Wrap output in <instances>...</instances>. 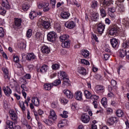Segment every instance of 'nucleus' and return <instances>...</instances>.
I'll use <instances>...</instances> for the list:
<instances>
[{
  "instance_id": "nucleus-33",
  "label": "nucleus",
  "mask_w": 129,
  "mask_h": 129,
  "mask_svg": "<svg viewBox=\"0 0 129 129\" xmlns=\"http://www.w3.org/2000/svg\"><path fill=\"white\" fill-rule=\"evenodd\" d=\"M119 56L121 58H123L124 56H126V50L120 49L119 50Z\"/></svg>"
},
{
  "instance_id": "nucleus-44",
  "label": "nucleus",
  "mask_w": 129,
  "mask_h": 129,
  "mask_svg": "<svg viewBox=\"0 0 129 129\" xmlns=\"http://www.w3.org/2000/svg\"><path fill=\"white\" fill-rule=\"evenodd\" d=\"M111 85L115 89H117V87H116V81L114 80H112L111 81Z\"/></svg>"
},
{
  "instance_id": "nucleus-54",
  "label": "nucleus",
  "mask_w": 129,
  "mask_h": 129,
  "mask_svg": "<svg viewBox=\"0 0 129 129\" xmlns=\"http://www.w3.org/2000/svg\"><path fill=\"white\" fill-rule=\"evenodd\" d=\"M63 80L64 84H66L67 83L68 84H69V78L68 77H66V78H63L62 79Z\"/></svg>"
},
{
  "instance_id": "nucleus-13",
  "label": "nucleus",
  "mask_w": 129,
  "mask_h": 129,
  "mask_svg": "<svg viewBox=\"0 0 129 129\" xmlns=\"http://www.w3.org/2000/svg\"><path fill=\"white\" fill-rule=\"evenodd\" d=\"M63 92L65 95H66L67 97H68V98H70L71 99H72V98H73V93H72L71 91L68 90H64L63 91Z\"/></svg>"
},
{
  "instance_id": "nucleus-41",
  "label": "nucleus",
  "mask_w": 129,
  "mask_h": 129,
  "mask_svg": "<svg viewBox=\"0 0 129 129\" xmlns=\"http://www.w3.org/2000/svg\"><path fill=\"white\" fill-rule=\"evenodd\" d=\"M32 34L33 31H32V29H29L27 31L26 36L27 37V38H31V37H32Z\"/></svg>"
},
{
  "instance_id": "nucleus-16",
  "label": "nucleus",
  "mask_w": 129,
  "mask_h": 129,
  "mask_svg": "<svg viewBox=\"0 0 129 129\" xmlns=\"http://www.w3.org/2000/svg\"><path fill=\"white\" fill-rule=\"evenodd\" d=\"M70 40H68L63 42L61 43V46L62 48H70Z\"/></svg>"
},
{
  "instance_id": "nucleus-62",
  "label": "nucleus",
  "mask_w": 129,
  "mask_h": 129,
  "mask_svg": "<svg viewBox=\"0 0 129 129\" xmlns=\"http://www.w3.org/2000/svg\"><path fill=\"white\" fill-rule=\"evenodd\" d=\"M109 16L110 17L112 20H114L115 19V15L114 13H111L109 14Z\"/></svg>"
},
{
  "instance_id": "nucleus-19",
  "label": "nucleus",
  "mask_w": 129,
  "mask_h": 129,
  "mask_svg": "<svg viewBox=\"0 0 129 129\" xmlns=\"http://www.w3.org/2000/svg\"><path fill=\"white\" fill-rule=\"evenodd\" d=\"M41 26L44 28V29H49L50 28V26L51 25L50 24V22L47 21H43L41 23Z\"/></svg>"
},
{
  "instance_id": "nucleus-21",
  "label": "nucleus",
  "mask_w": 129,
  "mask_h": 129,
  "mask_svg": "<svg viewBox=\"0 0 129 129\" xmlns=\"http://www.w3.org/2000/svg\"><path fill=\"white\" fill-rule=\"evenodd\" d=\"M81 54L84 58H87L90 55V53L87 49H83L81 51Z\"/></svg>"
},
{
  "instance_id": "nucleus-1",
  "label": "nucleus",
  "mask_w": 129,
  "mask_h": 129,
  "mask_svg": "<svg viewBox=\"0 0 129 129\" xmlns=\"http://www.w3.org/2000/svg\"><path fill=\"white\" fill-rule=\"evenodd\" d=\"M118 26L116 24H113L112 27L110 28L109 30L108 33L110 36H116L117 34V31L118 30Z\"/></svg>"
},
{
  "instance_id": "nucleus-3",
  "label": "nucleus",
  "mask_w": 129,
  "mask_h": 129,
  "mask_svg": "<svg viewBox=\"0 0 129 129\" xmlns=\"http://www.w3.org/2000/svg\"><path fill=\"white\" fill-rule=\"evenodd\" d=\"M104 29H105V25L100 23L97 25V32L101 35L103 34V32H104Z\"/></svg>"
},
{
  "instance_id": "nucleus-63",
  "label": "nucleus",
  "mask_w": 129,
  "mask_h": 129,
  "mask_svg": "<svg viewBox=\"0 0 129 129\" xmlns=\"http://www.w3.org/2000/svg\"><path fill=\"white\" fill-rule=\"evenodd\" d=\"M25 123H24V125H26V126L27 127V128L32 129V127H31L30 125L28 124V121H27V120H25Z\"/></svg>"
},
{
  "instance_id": "nucleus-61",
  "label": "nucleus",
  "mask_w": 129,
  "mask_h": 129,
  "mask_svg": "<svg viewBox=\"0 0 129 129\" xmlns=\"http://www.w3.org/2000/svg\"><path fill=\"white\" fill-rule=\"evenodd\" d=\"M98 98H99V97L96 95H92V99L95 100V101H96V100H98Z\"/></svg>"
},
{
  "instance_id": "nucleus-57",
  "label": "nucleus",
  "mask_w": 129,
  "mask_h": 129,
  "mask_svg": "<svg viewBox=\"0 0 129 129\" xmlns=\"http://www.w3.org/2000/svg\"><path fill=\"white\" fill-rule=\"evenodd\" d=\"M41 33L39 32H37L35 35V38L36 40H40V38L41 37Z\"/></svg>"
},
{
  "instance_id": "nucleus-28",
  "label": "nucleus",
  "mask_w": 129,
  "mask_h": 129,
  "mask_svg": "<svg viewBox=\"0 0 129 129\" xmlns=\"http://www.w3.org/2000/svg\"><path fill=\"white\" fill-rule=\"evenodd\" d=\"M69 39V35L67 34H64L59 37V41L60 42H64V41H66V40H68Z\"/></svg>"
},
{
  "instance_id": "nucleus-25",
  "label": "nucleus",
  "mask_w": 129,
  "mask_h": 129,
  "mask_svg": "<svg viewBox=\"0 0 129 129\" xmlns=\"http://www.w3.org/2000/svg\"><path fill=\"white\" fill-rule=\"evenodd\" d=\"M2 70L4 73V78L5 79H8L9 80L10 77H9V71L5 68H2Z\"/></svg>"
},
{
  "instance_id": "nucleus-27",
  "label": "nucleus",
  "mask_w": 129,
  "mask_h": 129,
  "mask_svg": "<svg viewBox=\"0 0 129 129\" xmlns=\"http://www.w3.org/2000/svg\"><path fill=\"white\" fill-rule=\"evenodd\" d=\"M8 127H9L10 129H13L14 128V122L13 121L7 120L6 122Z\"/></svg>"
},
{
  "instance_id": "nucleus-7",
  "label": "nucleus",
  "mask_w": 129,
  "mask_h": 129,
  "mask_svg": "<svg viewBox=\"0 0 129 129\" xmlns=\"http://www.w3.org/2000/svg\"><path fill=\"white\" fill-rule=\"evenodd\" d=\"M36 59H37V56L33 53H30L27 55L26 59L28 61H33V60H36Z\"/></svg>"
},
{
  "instance_id": "nucleus-11",
  "label": "nucleus",
  "mask_w": 129,
  "mask_h": 129,
  "mask_svg": "<svg viewBox=\"0 0 129 129\" xmlns=\"http://www.w3.org/2000/svg\"><path fill=\"white\" fill-rule=\"evenodd\" d=\"M2 6L7 10H10L11 9V6H10V3L8 0H2Z\"/></svg>"
},
{
  "instance_id": "nucleus-42",
  "label": "nucleus",
  "mask_w": 129,
  "mask_h": 129,
  "mask_svg": "<svg viewBox=\"0 0 129 129\" xmlns=\"http://www.w3.org/2000/svg\"><path fill=\"white\" fill-rule=\"evenodd\" d=\"M30 8V6H29V4L25 3L22 5V9L23 11H28L29 9Z\"/></svg>"
},
{
  "instance_id": "nucleus-43",
  "label": "nucleus",
  "mask_w": 129,
  "mask_h": 129,
  "mask_svg": "<svg viewBox=\"0 0 129 129\" xmlns=\"http://www.w3.org/2000/svg\"><path fill=\"white\" fill-rule=\"evenodd\" d=\"M68 112L67 111H63L62 114H60V115L61 116V117H63V118H67L68 117Z\"/></svg>"
},
{
  "instance_id": "nucleus-6",
  "label": "nucleus",
  "mask_w": 129,
  "mask_h": 129,
  "mask_svg": "<svg viewBox=\"0 0 129 129\" xmlns=\"http://www.w3.org/2000/svg\"><path fill=\"white\" fill-rule=\"evenodd\" d=\"M117 121V119H116V117H110L107 120V124H108V125H111L113 124V123H115V122H116Z\"/></svg>"
},
{
  "instance_id": "nucleus-10",
  "label": "nucleus",
  "mask_w": 129,
  "mask_h": 129,
  "mask_svg": "<svg viewBox=\"0 0 129 129\" xmlns=\"http://www.w3.org/2000/svg\"><path fill=\"white\" fill-rule=\"evenodd\" d=\"M3 90L7 96H10V94L12 93V90L9 86H7L6 88V87H3Z\"/></svg>"
},
{
  "instance_id": "nucleus-17",
  "label": "nucleus",
  "mask_w": 129,
  "mask_h": 129,
  "mask_svg": "<svg viewBox=\"0 0 129 129\" xmlns=\"http://www.w3.org/2000/svg\"><path fill=\"white\" fill-rule=\"evenodd\" d=\"M111 5V0H104L103 3V8L107 9Z\"/></svg>"
},
{
  "instance_id": "nucleus-39",
  "label": "nucleus",
  "mask_w": 129,
  "mask_h": 129,
  "mask_svg": "<svg viewBox=\"0 0 129 129\" xmlns=\"http://www.w3.org/2000/svg\"><path fill=\"white\" fill-rule=\"evenodd\" d=\"M65 121L64 120L59 121V123H58V127L59 128H62V127H64V126L65 125Z\"/></svg>"
},
{
  "instance_id": "nucleus-47",
  "label": "nucleus",
  "mask_w": 129,
  "mask_h": 129,
  "mask_svg": "<svg viewBox=\"0 0 129 129\" xmlns=\"http://www.w3.org/2000/svg\"><path fill=\"white\" fill-rule=\"evenodd\" d=\"M81 62L82 63V64H83L84 65H90V64L88 60H86L85 59H82L81 60Z\"/></svg>"
},
{
  "instance_id": "nucleus-24",
  "label": "nucleus",
  "mask_w": 129,
  "mask_h": 129,
  "mask_svg": "<svg viewBox=\"0 0 129 129\" xmlns=\"http://www.w3.org/2000/svg\"><path fill=\"white\" fill-rule=\"evenodd\" d=\"M53 85L51 83H46L44 85V88L45 90H51V89L53 88Z\"/></svg>"
},
{
  "instance_id": "nucleus-64",
  "label": "nucleus",
  "mask_w": 129,
  "mask_h": 129,
  "mask_svg": "<svg viewBox=\"0 0 129 129\" xmlns=\"http://www.w3.org/2000/svg\"><path fill=\"white\" fill-rule=\"evenodd\" d=\"M92 39H93L94 40L96 41V42H98V38L95 34H92Z\"/></svg>"
},
{
  "instance_id": "nucleus-51",
  "label": "nucleus",
  "mask_w": 129,
  "mask_h": 129,
  "mask_svg": "<svg viewBox=\"0 0 129 129\" xmlns=\"http://www.w3.org/2000/svg\"><path fill=\"white\" fill-rule=\"evenodd\" d=\"M56 0H50V6L52 9H55Z\"/></svg>"
},
{
  "instance_id": "nucleus-38",
  "label": "nucleus",
  "mask_w": 129,
  "mask_h": 129,
  "mask_svg": "<svg viewBox=\"0 0 129 129\" xmlns=\"http://www.w3.org/2000/svg\"><path fill=\"white\" fill-rule=\"evenodd\" d=\"M70 3L71 5H75L77 8H79L81 6L80 4L78 3L76 0H70Z\"/></svg>"
},
{
  "instance_id": "nucleus-53",
  "label": "nucleus",
  "mask_w": 129,
  "mask_h": 129,
  "mask_svg": "<svg viewBox=\"0 0 129 129\" xmlns=\"http://www.w3.org/2000/svg\"><path fill=\"white\" fill-rule=\"evenodd\" d=\"M21 88H22V89H23L22 91H28V90H29V89L26 86L25 84H22L21 86Z\"/></svg>"
},
{
  "instance_id": "nucleus-12",
  "label": "nucleus",
  "mask_w": 129,
  "mask_h": 129,
  "mask_svg": "<svg viewBox=\"0 0 129 129\" xmlns=\"http://www.w3.org/2000/svg\"><path fill=\"white\" fill-rule=\"evenodd\" d=\"M82 92L79 91L75 93V98L77 100H81L82 99Z\"/></svg>"
},
{
  "instance_id": "nucleus-48",
  "label": "nucleus",
  "mask_w": 129,
  "mask_h": 129,
  "mask_svg": "<svg viewBox=\"0 0 129 129\" xmlns=\"http://www.w3.org/2000/svg\"><path fill=\"white\" fill-rule=\"evenodd\" d=\"M6 13L7 11H6V10H5L3 7H0V15H2V16H5Z\"/></svg>"
},
{
  "instance_id": "nucleus-20",
  "label": "nucleus",
  "mask_w": 129,
  "mask_h": 129,
  "mask_svg": "<svg viewBox=\"0 0 129 129\" xmlns=\"http://www.w3.org/2000/svg\"><path fill=\"white\" fill-rule=\"evenodd\" d=\"M14 25L16 27H21V25H22V19L15 18Z\"/></svg>"
},
{
  "instance_id": "nucleus-22",
  "label": "nucleus",
  "mask_w": 129,
  "mask_h": 129,
  "mask_svg": "<svg viewBox=\"0 0 129 129\" xmlns=\"http://www.w3.org/2000/svg\"><path fill=\"white\" fill-rule=\"evenodd\" d=\"M60 16L62 19H68L70 17V13L67 12H63L61 13Z\"/></svg>"
},
{
  "instance_id": "nucleus-8",
  "label": "nucleus",
  "mask_w": 129,
  "mask_h": 129,
  "mask_svg": "<svg viewBox=\"0 0 129 129\" xmlns=\"http://www.w3.org/2000/svg\"><path fill=\"white\" fill-rule=\"evenodd\" d=\"M75 26V23L73 21H68L65 23V26L67 27L68 29H73Z\"/></svg>"
},
{
  "instance_id": "nucleus-40",
  "label": "nucleus",
  "mask_w": 129,
  "mask_h": 129,
  "mask_svg": "<svg viewBox=\"0 0 129 129\" xmlns=\"http://www.w3.org/2000/svg\"><path fill=\"white\" fill-rule=\"evenodd\" d=\"M59 101L62 103V104H66L68 102V100L64 97H60Z\"/></svg>"
},
{
  "instance_id": "nucleus-52",
  "label": "nucleus",
  "mask_w": 129,
  "mask_h": 129,
  "mask_svg": "<svg viewBox=\"0 0 129 129\" xmlns=\"http://www.w3.org/2000/svg\"><path fill=\"white\" fill-rule=\"evenodd\" d=\"M0 37H1V38L5 37V30L3 27H0Z\"/></svg>"
},
{
  "instance_id": "nucleus-58",
  "label": "nucleus",
  "mask_w": 129,
  "mask_h": 129,
  "mask_svg": "<svg viewBox=\"0 0 129 129\" xmlns=\"http://www.w3.org/2000/svg\"><path fill=\"white\" fill-rule=\"evenodd\" d=\"M18 46L19 48L22 49V48H24V46H26V44L23 42H20L18 44Z\"/></svg>"
},
{
  "instance_id": "nucleus-2",
  "label": "nucleus",
  "mask_w": 129,
  "mask_h": 129,
  "mask_svg": "<svg viewBox=\"0 0 129 129\" xmlns=\"http://www.w3.org/2000/svg\"><path fill=\"white\" fill-rule=\"evenodd\" d=\"M56 38H57V34L54 31L50 32L47 34V40L49 42H54L56 40Z\"/></svg>"
},
{
  "instance_id": "nucleus-15",
  "label": "nucleus",
  "mask_w": 129,
  "mask_h": 129,
  "mask_svg": "<svg viewBox=\"0 0 129 129\" xmlns=\"http://www.w3.org/2000/svg\"><path fill=\"white\" fill-rule=\"evenodd\" d=\"M84 94L87 99H92V94L89 91H85Z\"/></svg>"
},
{
  "instance_id": "nucleus-46",
  "label": "nucleus",
  "mask_w": 129,
  "mask_h": 129,
  "mask_svg": "<svg viewBox=\"0 0 129 129\" xmlns=\"http://www.w3.org/2000/svg\"><path fill=\"white\" fill-rule=\"evenodd\" d=\"M52 84L53 86H57L59 85V84H61V80H60V79L56 80Z\"/></svg>"
},
{
  "instance_id": "nucleus-4",
  "label": "nucleus",
  "mask_w": 129,
  "mask_h": 129,
  "mask_svg": "<svg viewBox=\"0 0 129 129\" xmlns=\"http://www.w3.org/2000/svg\"><path fill=\"white\" fill-rule=\"evenodd\" d=\"M48 66L43 64L39 69H37V72H40V73H46L48 70Z\"/></svg>"
},
{
  "instance_id": "nucleus-31",
  "label": "nucleus",
  "mask_w": 129,
  "mask_h": 129,
  "mask_svg": "<svg viewBox=\"0 0 129 129\" xmlns=\"http://www.w3.org/2000/svg\"><path fill=\"white\" fill-rule=\"evenodd\" d=\"M78 72L82 75H86V70L84 68L81 67L79 68Z\"/></svg>"
},
{
  "instance_id": "nucleus-26",
  "label": "nucleus",
  "mask_w": 129,
  "mask_h": 129,
  "mask_svg": "<svg viewBox=\"0 0 129 129\" xmlns=\"http://www.w3.org/2000/svg\"><path fill=\"white\" fill-rule=\"evenodd\" d=\"M53 119L49 117V119H46L43 121V122L45 123L47 125L51 126L53 124Z\"/></svg>"
},
{
  "instance_id": "nucleus-56",
  "label": "nucleus",
  "mask_w": 129,
  "mask_h": 129,
  "mask_svg": "<svg viewBox=\"0 0 129 129\" xmlns=\"http://www.w3.org/2000/svg\"><path fill=\"white\" fill-rule=\"evenodd\" d=\"M60 76H61L62 79L68 77V76H67V74H66L64 72H60Z\"/></svg>"
},
{
  "instance_id": "nucleus-18",
  "label": "nucleus",
  "mask_w": 129,
  "mask_h": 129,
  "mask_svg": "<svg viewBox=\"0 0 129 129\" xmlns=\"http://www.w3.org/2000/svg\"><path fill=\"white\" fill-rule=\"evenodd\" d=\"M41 51L42 53L48 54L50 53V48L46 45L43 46L41 48Z\"/></svg>"
},
{
  "instance_id": "nucleus-60",
  "label": "nucleus",
  "mask_w": 129,
  "mask_h": 129,
  "mask_svg": "<svg viewBox=\"0 0 129 129\" xmlns=\"http://www.w3.org/2000/svg\"><path fill=\"white\" fill-rule=\"evenodd\" d=\"M13 61H14L16 63H18V62L20 61V59H19V56H14Z\"/></svg>"
},
{
  "instance_id": "nucleus-30",
  "label": "nucleus",
  "mask_w": 129,
  "mask_h": 129,
  "mask_svg": "<svg viewBox=\"0 0 129 129\" xmlns=\"http://www.w3.org/2000/svg\"><path fill=\"white\" fill-rule=\"evenodd\" d=\"M116 114L118 117H122L124 115V113L121 109H118L116 111Z\"/></svg>"
},
{
  "instance_id": "nucleus-36",
  "label": "nucleus",
  "mask_w": 129,
  "mask_h": 129,
  "mask_svg": "<svg viewBox=\"0 0 129 129\" xmlns=\"http://www.w3.org/2000/svg\"><path fill=\"white\" fill-rule=\"evenodd\" d=\"M96 89L97 91H101L103 92V90H104V87L102 85H97L96 87Z\"/></svg>"
},
{
  "instance_id": "nucleus-14",
  "label": "nucleus",
  "mask_w": 129,
  "mask_h": 129,
  "mask_svg": "<svg viewBox=\"0 0 129 129\" xmlns=\"http://www.w3.org/2000/svg\"><path fill=\"white\" fill-rule=\"evenodd\" d=\"M49 117L53 119V121L57 119V115L53 110H51L50 112V115Z\"/></svg>"
},
{
  "instance_id": "nucleus-49",
  "label": "nucleus",
  "mask_w": 129,
  "mask_h": 129,
  "mask_svg": "<svg viewBox=\"0 0 129 129\" xmlns=\"http://www.w3.org/2000/svg\"><path fill=\"white\" fill-rule=\"evenodd\" d=\"M97 7V1H94L92 3L91 8L92 9H96Z\"/></svg>"
},
{
  "instance_id": "nucleus-59",
  "label": "nucleus",
  "mask_w": 129,
  "mask_h": 129,
  "mask_svg": "<svg viewBox=\"0 0 129 129\" xmlns=\"http://www.w3.org/2000/svg\"><path fill=\"white\" fill-rule=\"evenodd\" d=\"M116 9V7H111V8H108V11L111 12V13H114V12H115Z\"/></svg>"
},
{
  "instance_id": "nucleus-55",
  "label": "nucleus",
  "mask_w": 129,
  "mask_h": 129,
  "mask_svg": "<svg viewBox=\"0 0 129 129\" xmlns=\"http://www.w3.org/2000/svg\"><path fill=\"white\" fill-rule=\"evenodd\" d=\"M34 104L35 106H39V105H40V101L38 98L35 99V101L34 102Z\"/></svg>"
},
{
  "instance_id": "nucleus-32",
  "label": "nucleus",
  "mask_w": 129,
  "mask_h": 129,
  "mask_svg": "<svg viewBox=\"0 0 129 129\" xmlns=\"http://www.w3.org/2000/svg\"><path fill=\"white\" fill-rule=\"evenodd\" d=\"M10 117L12 120L16 121L18 118V116H17V114L15 112H12L10 113Z\"/></svg>"
},
{
  "instance_id": "nucleus-35",
  "label": "nucleus",
  "mask_w": 129,
  "mask_h": 129,
  "mask_svg": "<svg viewBox=\"0 0 129 129\" xmlns=\"http://www.w3.org/2000/svg\"><path fill=\"white\" fill-rule=\"evenodd\" d=\"M37 13H36V12L32 11L30 12V13L29 14V18L31 20H34V19H35V18H36V17H37Z\"/></svg>"
},
{
  "instance_id": "nucleus-5",
  "label": "nucleus",
  "mask_w": 129,
  "mask_h": 129,
  "mask_svg": "<svg viewBox=\"0 0 129 129\" xmlns=\"http://www.w3.org/2000/svg\"><path fill=\"white\" fill-rule=\"evenodd\" d=\"M81 120L84 123H87L90 120V117L86 114H83L81 116Z\"/></svg>"
},
{
  "instance_id": "nucleus-34",
  "label": "nucleus",
  "mask_w": 129,
  "mask_h": 129,
  "mask_svg": "<svg viewBox=\"0 0 129 129\" xmlns=\"http://www.w3.org/2000/svg\"><path fill=\"white\" fill-rule=\"evenodd\" d=\"M101 103L104 107H106L107 106V99L105 97L103 98L101 101Z\"/></svg>"
},
{
  "instance_id": "nucleus-29",
  "label": "nucleus",
  "mask_w": 129,
  "mask_h": 129,
  "mask_svg": "<svg viewBox=\"0 0 129 129\" xmlns=\"http://www.w3.org/2000/svg\"><path fill=\"white\" fill-rule=\"evenodd\" d=\"M91 18L93 21L96 22V21L98 20V13H96L95 12L92 13Z\"/></svg>"
},
{
  "instance_id": "nucleus-23",
  "label": "nucleus",
  "mask_w": 129,
  "mask_h": 129,
  "mask_svg": "<svg viewBox=\"0 0 129 129\" xmlns=\"http://www.w3.org/2000/svg\"><path fill=\"white\" fill-rule=\"evenodd\" d=\"M100 13L102 18L106 17V13L105 12V8L103 7H101L100 8Z\"/></svg>"
},
{
  "instance_id": "nucleus-37",
  "label": "nucleus",
  "mask_w": 129,
  "mask_h": 129,
  "mask_svg": "<svg viewBox=\"0 0 129 129\" xmlns=\"http://www.w3.org/2000/svg\"><path fill=\"white\" fill-rule=\"evenodd\" d=\"M19 105L22 111H25L26 110V106H25V102L24 101L20 102Z\"/></svg>"
},
{
  "instance_id": "nucleus-45",
  "label": "nucleus",
  "mask_w": 129,
  "mask_h": 129,
  "mask_svg": "<svg viewBox=\"0 0 129 129\" xmlns=\"http://www.w3.org/2000/svg\"><path fill=\"white\" fill-rule=\"evenodd\" d=\"M122 47L124 49H125V48H128V47H129V38L128 39L127 41H125L123 43Z\"/></svg>"
},
{
  "instance_id": "nucleus-9",
  "label": "nucleus",
  "mask_w": 129,
  "mask_h": 129,
  "mask_svg": "<svg viewBox=\"0 0 129 129\" xmlns=\"http://www.w3.org/2000/svg\"><path fill=\"white\" fill-rule=\"evenodd\" d=\"M110 43L113 48H117L118 47V41L115 38H112L110 40Z\"/></svg>"
},
{
  "instance_id": "nucleus-50",
  "label": "nucleus",
  "mask_w": 129,
  "mask_h": 129,
  "mask_svg": "<svg viewBox=\"0 0 129 129\" xmlns=\"http://www.w3.org/2000/svg\"><path fill=\"white\" fill-rule=\"evenodd\" d=\"M52 68L53 70H57L60 68V65L58 64H53L52 66Z\"/></svg>"
}]
</instances>
